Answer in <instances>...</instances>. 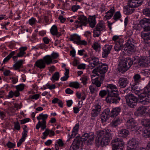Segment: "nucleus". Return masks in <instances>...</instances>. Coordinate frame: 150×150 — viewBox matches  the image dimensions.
<instances>
[{
    "mask_svg": "<svg viewBox=\"0 0 150 150\" xmlns=\"http://www.w3.org/2000/svg\"><path fill=\"white\" fill-rule=\"evenodd\" d=\"M95 135L93 133H85L82 137L77 136L74 139L70 147V150H77L79 148L80 144L84 141V144L88 145H91L93 143Z\"/></svg>",
    "mask_w": 150,
    "mask_h": 150,
    "instance_id": "f257e3e1",
    "label": "nucleus"
},
{
    "mask_svg": "<svg viewBox=\"0 0 150 150\" xmlns=\"http://www.w3.org/2000/svg\"><path fill=\"white\" fill-rule=\"evenodd\" d=\"M98 137L96 140V145L104 147L108 145L112 137L110 129H107L100 130L97 132Z\"/></svg>",
    "mask_w": 150,
    "mask_h": 150,
    "instance_id": "f03ea898",
    "label": "nucleus"
},
{
    "mask_svg": "<svg viewBox=\"0 0 150 150\" xmlns=\"http://www.w3.org/2000/svg\"><path fill=\"white\" fill-rule=\"evenodd\" d=\"M78 20L76 21L74 23L75 25H76L77 27L76 28L78 27H82V26H86L89 24L90 27L94 28L96 24V18L95 16H90L88 18V22L87 21V18L83 15H80L78 18Z\"/></svg>",
    "mask_w": 150,
    "mask_h": 150,
    "instance_id": "7ed1b4c3",
    "label": "nucleus"
},
{
    "mask_svg": "<svg viewBox=\"0 0 150 150\" xmlns=\"http://www.w3.org/2000/svg\"><path fill=\"white\" fill-rule=\"evenodd\" d=\"M132 64V60L130 58L128 57L123 59L119 62L118 70L121 73H124L129 69Z\"/></svg>",
    "mask_w": 150,
    "mask_h": 150,
    "instance_id": "20e7f679",
    "label": "nucleus"
},
{
    "mask_svg": "<svg viewBox=\"0 0 150 150\" xmlns=\"http://www.w3.org/2000/svg\"><path fill=\"white\" fill-rule=\"evenodd\" d=\"M126 116L128 119L125 122L126 127L127 129L132 131H134L135 134H136V132H137L138 128L136 125L135 120L132 117H130V116L128 115H127Z\"/></svg>",
    "mask_w": 150,
    "mask_h": 150,
    "instance_id": "39448f33",
    "label": "nucleus"
},
{
    "mask_svg": "<svg viewBox=\"0 0 150 150\" xmlns=\"http://www.w3.org/2000/svg\"><path fill=\"white\" fill-rule=\"evenodd\" d=\"M108 65L106 64L101 63L100 65L94 69L92 71V73L96 74L98 76H103L105 77V74L107 71Z\"/></svg>",
    "mask_w": 150,
    "mask_h": 150,
    "instance_id": "423d86ee",
    "label": "nucleus"
},
{
    "mask_svg": "<svg viewBox=\"0 0 150 150\" xmlns=\"http://www.w3.org/2000/svg\"><path fill=\"white\" fill-rule=\"evenodd\" d=\"M120 99L119 92L108 94L106 98V102L110 103L117 104Z\"/></svg>",
    "mask_w": 150,
    "mask_h": 150,
    "instance_id": "0eeeda50",
    "label": "nucleus"
},
{
    "mask_svg": "<svg viewBox=\"0 0 150 150\" xmlns=\"http://www.w3.org/2000/svg\"><path fill=\"white\" fill-rule=\"evenodd\" d=\"M125 98L127 104L131 108H134L137 104L138 99L132 94H128L125 96Z\"/></svg>",
    "mask_w": 150,
    "mask_h": 150,
    "instance_id": "6e6552de",
    "label": "nucleus"
},
{
    "mask_svg": "<svg viewBox=\"0 0 150 150\" xmlns=\"http://www.w3.org/2000/svg\"><path fill=\"white\" fill-rule=\"evenodd\" d=\"M124 145L122 139L115 138L112 141V150H123Z\"/></svg>",
    "mask_w": 150,
    "mask_h": 150,
    "instance_id": "1a4fd4ad",
    "label": "nucleus"
},
{
    "mask_svg": "<svg viewBox=\"0 0 150 150\" xmlns=\"http://www.w3.org/2000/svg\"><path fill=\"white\" fill-rule=\"evenodd\" d=\"M146 127L145 128L142 127L138 128L136 134H141L146 138L150 137V120L145 125Z\"/></svg>",
    "mask_w": 150,
    "mask_h": 150,
    "instance_id": "9d476101",
    "label": "nucleus"
},
{
    "mask_svg": "<svg viewBox=\"0 0 150 150\" xmlns=\"http://www.w3.org/2000/svg\"><path fill=\"white\" fill-rule=\"evenodd\" d=\"M144 31L142 32L141 35L142 38L145 41V46L147 47L150 46V29H144Z\"/></svg>",
    "mask_w": 150,
    "mask_h": 150,
    "instance_id": "9b49d317",
    "label": "nucleus"
},
{
    "mask_svg": "<svg viewBox=\"0 0 150 150\" xmlns=\"http://www.w3.org/2000/svg\"><path fill=\"white\" fill-rule=\"evenodd\" d=\"M135 41L132 38H129L124 45V50L129 52H133L134 51V45Z\"/></svg>",
    "mask_w": 150,
    "mask_h": 150,
    "instance_id": "f8f14e48",
    "label": "nucleus"
},
{
    "mask_svg": "<svg viewBox=\"0 0 150 150\" xmlns=\"http://www.w3.org/2000/svg\"><path fill=\"white\" fill-rule=\"evenodd\" d=\"M112 45H106L103 48L102 57L103 58H106L108 54L110 53V51L112 48Z\"/></svg>",
    "mask_w": 150,
    "mask_h": 150,
    "instance_id": "ddd939ff",
    "label": "nucleus"
},
{
    "mask_svg": "<svg viewBox=\"0 0 150 150\" xmlns=\"http://www.w3.org/2000/svg\"><path fill=\"white\" fill-rule=\"evenodd\" d=\"M110 111L109 108L105 109L100 115V119L102 122H106L110 117Z\"/></svg>",
    "mask_w": 150,
    "mask_h": 150,
    "instance_id": "4468645a",
    "label": "nucleus"
},
{
    "mask_svg": "<svg viewBox=\"0 0 150 150\" xmlns=\"http://www.w3.org/2000/svg\"><path fill=\"white\" fill-rule=\"evenodd\" d=\"M137 26L139 28H150V19L144 18L141 20Z\"/></svg>",
    "mask_w": 150,
    "mask_h": 150,
    "instance_id": "2eb2a0df",
    "label": "nucleus"
},
{
    "mask_svg": "<svg viewBox=\"0 0 150 150\" xmlns=\"http://www.w3.org/2000/svg\"><path fill=\"white\" fill-rule=\"evenodd\" d=\"M143 1L144 0H129L127 4L131 8L134 9L141 6Z\"/></svg>",
    "mask_w": 150,
    "mask_h": 150,
    "instance_id": "dca6fc26",
    "label": "nucleus"
},
{
    "mask_svg": "<svg viewBox=\"0 0 150 150\" xmlns=\"http://www.w3.org/2000/svg\"><path fill=\"white\" fill-rule=\"evenodd\" d=\"M104 79L103 76H98L95 79H92L91 81L93 84L95 85L97 87H99L103 83Z\"/></svg>",
    "mask_w": 150,
    "mask_h": 150,
    "instance_id": "f3484780",
    "label": "nucleus"
},
{
    "mask_svg": "<svg viewBox=\"0 0 150 150\" xmlns=\"http://www.w3.org/2000/svg\"><path fill=\"white\" fill-rule=\"evenodd\" d=\"M138 142L135 139H132L129 140L127 146V150H136Z\"/></svg>",
    "mask_w": 150,
    "mask_h": 150,
    "instance_id": "a211bd4d",
    "label": "nucleus"
},
{
    "mask_svg": "<svg viewBox=\"0 0 150 150\" xmlns=\"http://www.w3.org/2000/svg\"><path fill=\"white\" fill-rule=\"evenodd\" d=\"M106 87L108 94L118 92L117 87L113 84H108Z\"/></svg>",
    "mask_w": 150,
    "mask_h": 150,
    "instance_id": "6ab92c4d",
    "label": "nucleus"
},
{
    "mask_svg": "<svg viewBox=\"0 0 150 150\" xmlns=\"http://www.w3.org/2000/svg\"><path fill=\"white\" fill-rule=\"evenodd\" d=\"M129 83L127 78L125 77H120L119 79L118 83L120 88H124L126 87Z\"/></svg>",
    "mask_w": 150,
    "mask_h": 150,
    "instance_id": "aec40b11",
    "label": "nucleus"
},
{
    "mask_svg": "<svg viewBox=\"0 0 150 150\" xmlns=\"http://www.w3.org/2000/svg\"><path fill=\"white\" fill-rule=\"evenodd\" d=\"M148 61V58L147 57H142L139 60L138 64L140 66L145 67L147 65Z\"/></svg>",
    "mask_w": 150,
    "mask_h": 150,
    "instance_id": "412c9836",
    "label": "nucleus"
},
{
    "mask_svg": "<svg viewBox=\"0 0 150 150\" xmlns=\"http://www.w3.org/2000/svg\"><path fill=\"white\" fill-rule=\"evenodd\" d=\"M122 117H117L112 120L110 124L111 126L113 127H116L122 123Z\"/></svg>",
    "mask_w": 150,
    "mask_h": 150,
    "instance_id": "4be33fe9",
    "label": "nucleus"
},
{
    "mask_svg": "<svg viewBox=\"0 0 150 150\" xmlns=\"http://www.w3.org/2000/svg\"><path fill=\"white\" fill-rule=\"evenodd\" d=\"M34 66L40 69H43L45 68L46 64L42 59H41L38 60L35 62Z\"/></svg>",
    "mask_w": 150,
    "mask_h": 150,
    "instance_id": "5701e85b",
    "label": "nucleus"
},
{
    "mask_svg": "<svg viewBox=\"0 0 150 150\" xmlns=\"http://www.w3.org/2000/svg\"><path fill=\"white\" fill-rule=\"evenodd\" d=\"M121 109L120 107H116L112 108L110 113V117H115L118 115L120 112Z\"/></svg>",
    "mask_w": 150,
    "mask_h": 150,
    "instance_id": "b1692460",
    "label": "nucleus"
},
{
    "mask_svg": "<svg viewBox=\"0 0 150 150\" xmlns=\"http://www.w3.org/2000/svg\"><path fill=\"white\" fill-rule=\"evenodd\" d=\"M150 106H141L138 108L137 110L141 115H143L146 113L148 115L149 110L150 109Z\"/></svg>",
    "mask_w": 150,
    "mask_h": 150,
    "instance_id": "393cba45",
    "label": "nucleus"
},
{
    "mask_svg": "<svg viewBox=\"0 0 150 150\" xmlns=\"http://www.w3.org/2000/svg\"><path fill=\"white\" fill-rule=\"evenodd\" d=\"M129 134V132L128 130L126 129H122L118 132V136L119 137L125 138L127 137Z\"/></svg>",
    "mask_w": 150,
    "mask_h": 150,
    "instance_id": "a878e982",
    "label": "nucleus"
},
{
    "mask_svg": "<svg viewBox=\"0 0 150 150\" xmlns=\"http://www.w3.org/2000/svg\"><path fill=\"white\" fill-rule=\"evenodd\" d=\"M134 11V9L129 6L128 4L124 7V12L126 15L131 14Z\"/></svg>",
    "mask_w": 150,
    "mask_h": 150,
    "instance_id": "bb28decb",
    "label": "nucleus"
},
{
    "mask_svg": "<svg viewBox=\"0 0 150 150\" xmlns=\"http://www.w3.org/2000/svg\"><path fill=\"white\" fill-rule=\"evenodd\" d=\"M91 60L92 62L89 64V67H91L94 68L98 65L100 64V62L99 61V59L98 58L92 57Z\"/></svg>",
    "mask_w": 150,
    "mask_h": 150,
    "instance_id": "cd10ccee",
    "label": "nucleus"
},
{
    "mask_svg": "<svg viewBox=\"0 0 150 150\" xmlns=\"http://www.w3.org/2000/svg\"><path fill=\"white\" fill-rule=\"evenodd\" d=\"M120 42H116L114 47L115 51H119L122 50L123 48V43L124 41L123 40H120Z\"/></svg>",
    "mask_w": 150,
    "mask_h": 150,
    "instance_id": "c85d7f7f",
    "label": "nucleus"
},
{
    "mask_svg": "<svg viewBox=\"0 0 150 150\" xmlns=\"http://www.w3.org/2000/svg\"><path fill=\"white\" fill-rule=\"evenodd\" d=\"M46 121H42L41 122L39 121L36 126V128L37 129H38L40 127L42 130H44L46 129Z\"/></svg>",
    "mask_w": 150,
    "mask_h": 150,
    "instance_id": "c756f323",
    "label": "nucleus"
},
{
    "mask_svg": "<svg viewBox=\"0 0 150 150\" xmlns=\"http://www.w3.org/2000/svg\"><path fill=\"white\" fill-rule=\"evenodd\" d=\"M69 40L73 42L74 44H76L75 42H78L79 40L81 39V37L78 35L74 34L70 35L69 38Z\"/></svg>",
    "mask_w": 150,
    "mask_h": 150,
    "instance_id": "7c9ffc66",
    "label": "nucleus"
},
{
    "mask_svg": "<svg viewBox=\"0 0 150 150\" xmlns=\"http://www.w3.org/2000/svg\"><path fill=\"white\" fill-rule=\"evenodd\" d=\"M42 59L46 65H49L52 64V60L50 55H46Z\"/></svg>",
    "mask_w": 150,
    "mask_h": 150,
    "instance_id": "2f4dec72",
    "label": "nucleus"
},
{
    "mask_svg": "<svg viewBox=\"0 0 150 150\" xmlns=\"http://www.w3.org/2000/svg\"><path fill=\"white\" fill-rule=\"evenodd\" d=\"M50 32L52 35L56 36L57 37L62 35L61 33L58 32L57 29H50Z\"/></svg>",
    "mask_w": 150,
    "mask_h": 150,
    "instance_id": "473e14b6",
    "label": "nucleus"
},
{
    "mask_svg": "<svg viewBox=\"0 0 150 150\" xmlns=\"http://www.w3.org/2000/svg\"><path fill=\"white\" fill-rule=\"evenodd\" d=\"M133 79L136 83H139L141 81L142 79L141 76L139 74H135L133 77Z\"/></svg>",
    "mask_w": 150,
    "mask_h": 150,
    "instance_id": "72a5a7b5",
    "label": "nucleus"
},
{
    "mask_svg": "<svg viewBox=\"0 0 150 150\" xmlns=\"http://www.w3.org/2000/svg\"><path fill=\"white\" fill-rule=\"evenodd\" d=\"M23 61L21 60L17 62L13 65V67L15 70H17L19 69L22 65Z\"/></svg>",
    "mask_w": 150,
    "mask_h": 150,
    "instance_id": "f704fd0d",
    "label": "nucleus"
},
{
    "mask_svg": "<svg viewBox=\"0 0 150 150\" xmlns=\"http://www.w3.org/2000/svg\"><path fill=\"white\" fill-rule=\"evenodd\" d=\"M48 117V116L47 114H43L42 113L39 115V116L37 117V119L39 121L40 120H42V121H46Z\"/></svg>",
    "mask_w": 150,
    "mask_h": 150,
    "instance_id": "c9c22d12",
    "label": "nucleus"
},
{
    "mask_svg": "<svg viewBox=\"0 0 150 150\" xmlns=\"http://www.w3.org/2000/svg\"><path fill=\"white\" fill-rule=\"evenodd\" d=\"M17 51H15L12 52L10 53L4 59L3 62L5 63V62H7L16 53Z\"/></svg>",
    "mask_w": 150,
    "mask_h": 150,
    "instance_id": "e433bc0d",
    "label": "nucleus"
},
{
    "mask_svg": "<svg viewBox=\"0 0 150 150\" xmlns=\"http://www.w3.org/2000/svg\"><path fill=\"white\" fill-rule=\"evenodd\" d=\"M150 99L149 97L141 100H139V102L144 105H146L150 102Z\"/></svg>",
    "mask_w": 150,
    "mask_h": 150,
    "instance_id": "4c0bfd02",
    "label": "nucleus"
},
{
    "mask_svg": "<svg viewBox=\"0 0 150 150\" xmlns=\"http://www.w3.org/2000/svg\"><path fill=\"white\" fill-rule=\"evenodd\" d=\"M101 30H102V29H95L93 30V36L94 37H98Z\"/></svg>",
    "mask_w": 150,
    "mask_h": 150,
    "instance_id": "58836bf2",
    "label": "nucleus"
},
{
    "mask_svg": "<svg viewBox=\"0 0 150 150\" xmlns=\"http://www.w3.org/2000/svg\"><path fill=\"white\" fill-rule=\"evenodd\" d=\"M98 88L96 86L94 87L92 85H91L89 87V89L90 90L91 93L93 94V93L97 92L99 90Z\"/></svg>",
    "mask_w": 150,
    "mask_h": 150,
    "instance_id": "ea45409f",
    "label": "nucleus"
},
{
    "mask_svg": "<svg viewBox=\"0 0 150 150\" xmlns=\"http://www.w3.org/2000/svg\"><path fill=\"white\" fill-rule=\"evenodd\" d=\"M121 17V13L119 11L116 12L114 14L113 17V19L115 21L119 20Z\"/></svg>",
    "mask_w": 150,
    "mask_h": 150,
    "instance_id": "a19ab883",
    "label": "nucleus"
},
{
    "mask_svg": "<svg viewBox=\"0 0 150 150\" xmlns=\"http://www.w3.org/2000/svg\"><path fill=\"white\" fill-rule=\"evenodd\" d=\"M142 12L144 15L150 18V8H146L143 9Z\"/></svg>",
    "mask_w": 150,
    "mask_h": 150,
    "instance_id": "79ce46f5",
    "label": "nucleus"
},
{
    "mask_svg": "<svg viewBox=\"0 0 150 150\" xmlns=\"http://www.w3.org/2000/svg\"><path fill=\"white\" fill-rule=\"evenodd\" d=\"M59 74L58 72H56L52 75V77L51 79L52 80V79L54 81H58L59 78Z\"/></svg>",
    "mask_w": 150,
    "mask_h": 150,
    "instance_id": "37998d69",
    "label": "nucleus"
},
{
    "mask_svg": "<svg viewBox=\"0 0 150 150\" xmlns=\"http://www.w3.org/2000/svg\"><path fill=\"white\" fill-rule=\"evenodd\" d=\"M79 84L76 82H71L69 83V86L70 87L74 88H78L79 87Z\"/></svg>",
    "mask_w": 150,
    "mask_h": 150,
    "instance_id": "c03bdc74",
    "label": "nucleus"
},
{
    "mask_svg": "<svg viewBox=\"0 0 150 150\" xmlns=\"http://www.w3.org/2000/svg\"><path fill=\"white\" fill-rule=\"evenodd\" d=\"M92 48L95 50L97 51L98 49L100 48V45L97 42H95L92 45Z\"/></svg>",
    "mask_w": 150,
    "mask_h": 150,
    "instance_id": "a18cd8bd",
    "label": "nucleus"
},
{
    "mask_svg": "<svg viewBox=\"0 0 150 150\" xmlns=\"http://www.w3.org/2000/svg\"><path fill=\"white\" fill-rule=\"evenodd\" d=\"M147 95V94L144 92L140 93V94H139L138 100L142 99L148 97Z\"/></svg>",
    "mask_w": 150,
    "mask_h": 150,
    "instance_id": "49530a36",
    "label": "nucleus"
},
{
    "mask_svg": "<svg viewBox=\"0 0 150 150\" xmlns=\"http://www.w3.org/2000/svg\"><path fill=\"white\" fill-rule=\"evenodd\" d=\"M105 27V23L103 21H101L97 24L96 28H104Z\"/></svg>",
    "mask_w": 150,
    "mask_h": 150,
    "instance_id": "de8ad7c7",
    "label": "nucleus"
},
{
    "mask_svg": "<svg viewBox=\"0 0 150 150\" xmlns=\"http://www.w3.org/2000/svg\"><path fill=\"white\" fill-rule=\"evenodd\" d=\"M132 87L134 90L135 93V94L138 95V96L140 93L143 92V89H137V88L135 89V88H136V87L134 85H132Z\"/></svg>",
    "mask_w": 150,
    "mask_h": 150,
    "instance_id": "09e8293b",
    "label": "nucleus"
},
{
    "mask_svg": "<svg viewBox=\"0 0 150 150\" xmlns=\"http://www.w3.org/2000/svg\"><path fill=\"white\" fill-rule=\"evenodd\" d=\"M6 145L8 148L10 149H12L15 147L16 144L15 143H13L10 141H8L6 144Z\"/></svg>",
    "mask_w": 150,
    "mask_h": 150,
    "instance_id": "8fccbe9b",
    "label": "nucleus"
},
{
    "mask_svg": "<svg viewBox=\"0 0 150 150\" xmlns=\"http://www.w3.org/2000/svg\"><path fill=\"white\" fill-rule=\"evenodd\" d=\"M108 94L107 90H101L99 93V96L102 98H103Z\"/></svg>",
    "mask_w": 150,
    "mask_h": 150,
    "instance_id": "3c124183",
    "label": "nucleus"
},
{
    "mask_svg": "<svg viewBox=\"0 0 150 150\" xmlns=\"http://www.w3.org/2000/svg\"><path fill=\"white\" fill-rule=\"evenodd\" d=\"M93 109L95 110L100 112L101 110V106L99 104L97 103L95 105L93 106Z\"/></svg>",
    "mask_w": 150,
    "mask_h": 150,
    "instance_id": "603ef678",
    "label": "nucleus"
},
{
    "mask_svg": "<svg viewBox=\"0 0 150 150\" xmlns=\"http://www.w3.org/2000/svg\"><path fill=\"white\" fill-rule=\"evenodd\" d=\"M76 44L77 45H86L87 44V42L85 40H79L78 42H75Z\"/></svg>",
    "mask_w": 150,
    "mask_h": 150,
    "instance_id": "864d4df0",
    "label": "nucleus"
},
{
    "mask_svg": "<svg viewBox=\"0 0 150 150\" xmlns=\"http://www.w3.org/2000/svg\"><path fill=\"white\" fill-rule=\"evenodd\" d=\"M52 60L57 59L59 56V54L56 52H53L50 55Z\"/></svg>",
    "mask_w": 150,
    "mask_h": 150,
    "instance_id": "5fc2aeb1",
    "label": "nucleus"
},
{
    "mask_svg": "<svg viewBox=\"0 0 150 150\" xmlns=\"http://www.w3.org/2000/svg\"><path fill=\"white\" fill-rule=\"evenodd\" d=\"M37 20L34 17H32L28 21L29 23L31 25L35 24Z\"/></svg>",
    "mask_w": 150,
    "mask_h": 150,
    "instance_id": "6e6d98bb",
    "label": "nucleus"
},
{
    "mask_svg": "<svg viewBox=\"0 0 150 150\" xmlns=\"http://www.w3.org/2000/svg\"><path fill=\"white\" fill-rule=\"evenodd\" d=\"M100 112L96 111L95 110L92 109L91 112V115L92 117H97L98 115Z\"/></svg>",
    "mask_w": 150,
    "mask_h": 150,
    "instance_id": "4d7b16f0",
    "label": "nucleus"
},
{
    "mask_svg": "<svg viewBox=\"0 0 150 150\" xmlns=\"http://www.w3.org/2000/svg\"><path fill=\"white\" fill-rule=\"evenodd\" d=\"M81 8V7L79 5H74L71 7V9L73 12L76 11L77 10Z\"/></svg>",
    "mask_w": 150,
    "mask_h": 150,
    "instance_id": "13d9d810",
    "label": "nucleus"
},
{
    "mask_svg": "<svg viewBox=\"0 0 150 150\" xmlns=\"http://www.w3.org/2000/svg\"><path fill=\"white\" fill-rule=\"evenodd\" d=\"M16 88L17 90L19 91H22L24 89V85L21 84L16 86Z\"/></svg>",
    "mask_w": 150,
    "mask_h": 150,
    "instance_id": "bf43d9fd",
    "label": "nucleus"
},
{
    "mask_svg": "<svg viewBox=\"0 0 150 150\" xmlns=\"http://www.w3.org/2000/svg\"><path fill=\"white\" fill-rule=\"evenodd\" d=\"M88 77L86 76H84L80 79L84 85H86L87 83V81H88Z\"/></svg>",
    "mask_w": 150,
    "mask_h": 150,
    "instance_id": "052dcab7",
    "label": "nucleus"
},
{
    "mask_svg": "<svg viewBox=\"0 0 150 150\" xmlns=\"http://www.w3.org/2000/svg\"><path fill=\"white\" fill-rule=\"evenodd\" d=\"M125 30L126 31V33L127 36L128 37L131 36L133 34L132 31V30L129 29H127L126 30L125 29Z\"/></svg>",
    "mask_w": 150,
    "mask_h": 150,
    "instance_id": "680f3d73",
    "label": "nucleus"
},
{
    "mask_svg": "<svg viewBox=\"0 0 150 150\" xmlns=\"http://www.w3.org/2000/svg\"><path fill=\"white\" fill-rule=\"evenodd\" d=\"M112 40L115 41V42H120V40H122V39H120L119 38V36L117 35H114L112 38Z\"/></svg>",
    "mask_w": 150,
    "mask_h": 150,
    "instance_id": "e2e57ef3",
    "label": "nucleus"
},
{
    "mask_svg": "<svg viewBox=\"0 0 150 150\" xmlns=\"http://www.w3.org/2000/svg\"><path fill=\"white\" fill-rule=\"evenodd\" d=\"M14 128L18 130H19L20 129V124L19 122H15L14 123Z\"/></svg>",
    "mask_w": 150,
    "mask_h": 150,
    "instance_id": "0e129e2a",
    "label": "nucleus"
},
{
    "mask_svg": "<svg viewBox=\"0 0 150 150\" xmlns=\"http://www.w3.org/2000/svg\"><path fill=\"white\" fill-rule=\"evenodd\" d=\"M113 16V15H112V14L110 13H108V11H107L106 13V15L104 17H105L107 20H108L111 18Z\"/></svg>",
    "mask_w": 150,
    "mask_h": 150,
    "instance_id": "69168bd1",
    "label": "nucleus"
},
{
    "mask_svg": "<svg viewBox=\"0 0 150 150\" xmlns=\"http://www.w3.org/2000/svg\"><path fill=\"white\" fill-rule=\"evenodd\" d=\"M56 143L60 147L63 146L64 144V143L61 139H59L58 140H57Z\"/></svg>",
    "mask_w": 150,
    "mask_h": 150,
    "instance_id": "338daca9",
    "label": "nucleus"
},
{
    "mask_svg": "<svg viewBox=\"0 0 150 150\" xmlns=\"http://www.w3.org/2000/svg\"><path fill=\"white\" fill-rule=\"evenodd\" d=\"M40 97V95L39 94H35L33 96H30V97L32 99L35 100L38 99Z\"/></svg>",
    "mask_w": 150,
    "mask_h": 150,
    "instance_id": "774afa93",
    "label": "nucleus"
}]
</instances>
